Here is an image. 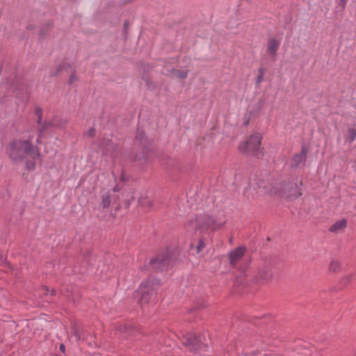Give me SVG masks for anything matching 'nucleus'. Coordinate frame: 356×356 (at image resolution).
Instances as JSON below:
<instances>
[{"instance_id": "f257e3e1", "label": "nucleus", "mask_w": 356, "mask_h": 356, "mask_svg": "<svg viewBox=\"0 0 356 356\" xmlns=\"http://www.w3.org/2000/svg\"><path fill=\"white\" fill-rule=\"evenodd\" d=\"M227 217L221 213L218 216H210L204 214L198 216L194 220H191L187 225L188 229L196 227L200 238L197 243H191V248H195L197 254L200 253L206 246V241L211 237L212 234L222 229L227 222Z\"/></svg>"}, {"instance_id": "f03ea898", "label": "nucleus", "mask_w": 356, "mask_h": 356, "mask_svg": "<svg viewBox=\"0 0 356 356\" xmlns=\"http://www.w3.org/2000/svg\"><path fill=\"white\" fill-rule=\"evenodd\" d=\"M6 153L13 162H23L25 170L29 172L35 170L36 161L40 156L38 149L35 148L28 140L12 141L6 147Z\"/></svg>"}, {"instance_id": "7ed1b4c3", "label": "nucleus", "mask_w": 356, "mask_h": 356, "mask_svg": "<svg viewBox=\"0 0 356 356\" xmlns=\"http://www.w3.org/2000/svg\"><path fill=\"white\" fill-rule=\"evenodd\" d=\"M269 193L290 200H295L302 195L298 184L293 181L275 182L271 186Z\"/></svg>"}, {"instance_id": "20e7f679", "label": "nucleus", "mask_w": 356, "mask_h": 356, "mask_svg": "<svg viewBox=\"0 0 356 356\" xmlns=\"http://www.w3.org/2000/svg\"><path fill=\"white\" fill-rule=\"evenodd\" d=\"M261 139V134H253L245 141L239 145L238 149L243 153L256 154L259 151Z\"/></svg>"}, {"instance_id": "39448f33", "label": "nucleus", "mask_w": 356, "mask_h": 356, "mask_svg": "<svg viewBox=\"0 0 356 356\" xmlns=\"http://www.w3.org/2000/svg\"><path fill=\"white\" fill-rule=\"evenodd\" d=\"M182 343L188 346L191 350H197L201 349L202 343L194 333L188 332L182 334Z\"/></svg>"}, {"instance_id": "423d86ee", "label": "nucleus", "mask_w": 356, "mask_h": 356, "mask_svg": "<svg viewBox=\"0 0 356 356\" xmlns=\"http://www.w3.org/2000/svg\"><path fill=\"white\" fill-rule=\"evenodd\" d=\"M154 291V288L150 284L149 282L141 284L140 293L141 298L140 299V303L144 304L148 302L149 296Z\"/></svg>"}, {"instance_id": "0eeeda50", "label": "nucleus", "mask_w": 356, "mask_h": 356, "mask_svg": "<svg viewBox=\"0 0 356 356\" xmlns=\"http://www.w3.org/2000/svg\"><path fill=\"white\" fill-rule=\"evenodd\" d=\"M118 147L115 144L110 140H106L103 144L102 154L104 155L110 156L112 158H115L117 154Z\"/></svg>"}, {"instance_id": "6e6552de", "label": "nucleus", "mask_w": 356, "mask_h": 356, "mask_svg": "<svg viewBox=\"0 0 356 356\" xmlns=\"http://www.w3.org/2000/svg\"><path fill=\"white\" fill-rule=\"evenodd\" d=\"M245 248L239 247L229 254V263L232 266H234L244 255Z\"/></svg>"}, {"instance_id": "1a4fd4ad", "label": "nucleus", "mask_w": 356, "mask_h": 356, "mask_svg": "<svg viewBox=\"0 0 356 356\" xmlns=\"http://www.w3.org/2000/svg\"><path fill=\"white\" fill-rule=\"evenodd\" d=\"M70 338L75 341L87 340L85 334L83 333L82 328L78 325L72 327Z\"/></svg>"}, {"instance_id": "9d476101", "label": "nucleus", "mask_w": 356, "mask_h": 356, "mask_svg": "<svg viewBox=\"0 0 356 356\" xmlns=\"http://www.w3.org/2000/svg\"><path fill=\"white\" fill-rule=\"evenodd\" d=\"M280 45V40L275 38H269L266 44L268 53L271 56H275Z\"/></svg>"}, {"instance_id": "9b49d317", "label": "nucleus", "mask_w": 356, "mask_h": 356, "mask_svg": "<svg viewBox=\"0 0 356 356\" xmlns=\"http://www.w3.org/2000/svg\"><path fill=\"white\" fill-rule=\"evenodd\" d=\"M348 222L346 219H342L335 222L330 228V231L334 234L341 233L347 227Z\"/></svg>"}, {"instance_id": "f8f14e48", "label": "nucleus", "mask_w": 356, "mask_h": 356, "mask_svg": "<svg viewBox=\"0 0 356 356\" xmlns=\"http://www.w3.org/2000/svg\"><path fill=\"white\" fill-rule=\"evenodd\" d=\"M272 273L268 268H263L258 273V281H267L270 279Z\"/></svg>"}, {"instance_id": "ddd939ff", "label": "nucleus", "mask_w": 356, "mask_h": 356, "mask_svg": "<svg viewBox=\"0 0 356 356\" xmlns=\"http://www.w3.org/2000/svg\"><path fill=\"white\" fill-rule=\"evenodd\" d=\"M171 73L172 76L179 79H186L188 76V71L186 70L181 71L177 69H172Z\"/></svg>"}, {"instance_id": "4468645a", "label": "nucleus", "mask_w": 356, "mask_h": 356, "mask_svg": "<svg viewBox=\"0 0 356 356\" xmlns=\"http://www.w3.org/2000/svg\"><path fill=\"white\" fill-rule=\"evenodd\" d=\"M346 140L350 143H352L356 138V129L349 128L346 134Z\"/></svg>"}, {"instance_id": "2eb2a0df", "label": "nucleus", "mask_w": 356, "mask_h": 356, "mask_svg": "<svg viewBox=\"0 0 356 356\" xmlns=\"http://www.w3.org/2000/svg\"><path fill=\"white\" fill-rule=\"evenodd\" d=\"M111 203V197L108 193H104L102 195V204L103 207H108Z\"/></svg>"}, {"instance_id": "dca6fc26", "label": "nucleus", "mask_w": 356, "mask_h": 356, "mask_svg": "<svg viewBox=\"0 0 356 356\" xmlns=\"http://www.w3.org/2000/svg\"><path fill=\"white\" fill-rule=\"evenodd\" d=\"M340 268V264L337 260H332L330 264V270L335 272Z\"/></svg>"}, {"instance_id": "f3484780", "label": "nucleus", "mask_w": 356, "mask_h": 356, "mask_svg": "<svg viewBox=\"0 0 356 356\" xmlns=\"http://www.w3.org/2000/svg\"><path fill=\"white\" fill-rule=\"evenodd\" d=\"M161 263L162 265L164 264L165 260L163 259H161L160 258H156L155 259L152 260V264L155 268H160L161 270L163 269V266H157V264Z\"/></svg>"}, {"instance_id": "a211bd4d", "label": "nucleus", "mask_w": 356, "mask_h": 356, "mask_svg": "<svg viewBox=\"0 0 356 356\" xmlns=\"http://www.w3.org/2000/svg\"><path fill=\"white\" fill-rule=\"evenodd\" d=\"M35 114L38 118V123L40 124L42 121V111L40 107H35L34 110Z\"/></svg>"}, {"instance_id": "6ab92c4d", "label": "nucleus", "mask_w": 356, "mask_h": 356, "mask_svg": "<svg viewBox=\"0 0 356 356\" xmlns=\"http://www.w3.org/2000/svg\"><path fill=\"white\" fill-rule=\"evenodd\" d=\"M77 80H78V78H77L76 75L75 74V73H72L70 76L69 83L73 84Z\"/></svg>"}, {"instance_id": "aec40b11", "label": "nucleus", "mask_w": 356, "mask_h": 356, "mask_svg": "<svg viewBox=\"0 0 356 356\" xmlns=\"http://www.w3.org/2000/svg\"><path fill=\"white\" fill-rule=\"evenodd\" d=\"M305 154H306V153L303 152L301 154L296 155L294 157L295 161L296 162L301 161L305 157Z\"/></svg>"}, {"instance_id": "412c9836", "label": "nucleus", "mask_w": 356, "mask_h": 356, "mask_svg": "<svg viewBox=\"0 0 356 356\" xmlns=\"http://www.w3.org/2000/svg\"><path fill=\"white\" fill-rule=\"evenodd\" d=\"M95 129H93V128H91L89 130L87 131V132L86 133V136H88V137H90V138H92L95 136Z\"/></svg>"}, {"instance_id": "4be33fe9", "label": "nucleus", "mask_w": 356, "mask_h": 356, "mask_svg": "<svg viewBox=\"0 0 356 356\" xmlns=\"http://www.w3.org/2000/svg\"><path fill=\"white\" fill-rule=\"evenodd\" d=\"M264 74V70L263 69H260L259 70V75L257 77V82L258 83H259V82H261L262 81Z\"/></svg>"}, {"instance_id": "5701e85b", "label": "nucleus", "mask_w": 356, "mask_h": 356, "mask_svg": "<svg viewBox=\"0 0 356 356\" xmlns=\"http://www.w3.org/2000/svg\"><path fill=\"white\" fill-rule=\"evenodd\" d=\"M60 350L63 353H64V352H65V345H64V344H60Z\"/></svg>"}, {"instance_id": "b1692460", "label": "nucleus", "mask_w": 356, "mask_h": 356, "mask_svg": "<svg viewBox=\"0 0 356 356\" xmlns=\"http://www.w3.org/2000/svg\"><path fill=\"white\" fill-rule=\"evenodd\" d=\"M120 180H121L122 181H125V180H126L125 175H124V174L123 172L122 173V175H121V176H120Z\"/></svg>"}, {"instance_id": "393cba45", "label": "nucleus", "mask_w": 356, "mask_h": 356, "mask_svg": "<svg viewBox=\"0 0 356 356\" xmlns=\"http://www.w3.org/2000/svg\"><path fill=\"white\" fill-rule=\"evenodd\" d=\"M43 290H44V293H45V294H47V293L49 292V290L48 289V288H47V287H46V286H44V287H43Z\"/></svg>"}, {"instance_id": "a878e982", "label": "nucleus", "mask_w": 356, "mask_h": 356, "mask_svg": "<svg viewBox=\"0 0 356 356\" xmlns=\"http://www.w3.org/2000/svg\"><path fill=\"white\" fill-rule=\"evenodd\" d=\"M346 1H347V0H341V4H342L343 6H345V4H346Z\"/></svg>"}, {"instance_id": "bb28decb", "label": "nucleus", "mask_w": 356, "mask_h": 356, "mask_svg": "<svg viewBox=\"0 0 356 356\" xmlns=\"http://www.w3.org/2000/svg\"><path fill=\"white\" fill-rule=\"evenodd\" d=\"M51 295H54L55 294V291L54 290L51 291Z\"/></svg>"}, {"instance_id": "cd10ccee", "label": "nucleus", "mask_w": 356, "mask_h": 356, "mask_svg": "<svg viewBox=\"0 0 356 356\" xmlns=\"http://www.w3.org/2000/svg\"><path fill=\"white\" fill-rule=\"evenodd\" d=\"M63 69V67L62 66H60L59 67V70H61Z\"/></svg>"}]
</instances>
